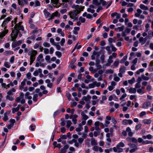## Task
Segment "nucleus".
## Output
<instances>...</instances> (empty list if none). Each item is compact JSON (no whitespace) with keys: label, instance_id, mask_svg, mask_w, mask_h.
Listing matches in <instances>:
<instances>
[{"label":"nucleus","instance_id":"obj_53","mask_svg":"<svg viewBox=\"0 0 153 153\" xmlns=\"http://www.w3.org/2000/svg\"><path fill=\"white\" fill-rule=\"evenodd\" d=\"M95 87V84H94V82L93 83L90 84L88 85V88H93Z\"/></svg>","mask_w":153,"mask_h":153},{"label":"nucleus","instance_id":"obj_54","mask_svg":"<svg viewBox=\"0 0 153 153\" xmlns=\"http://www.w3.org/2000/svg\"><path fill=\"white\" fill-rule=\"evenodd\" d=\"M64 76L63 74L61 75L59 77V78L57 80V84H58L60 82V81L63 78Z\"/></svg>","mask_w":153,"mask_h":153},{"label":"nucleus","instance_id":"obj_3","mask_svg":"<svg viewBox=\"0 0 153 153\" xmlns=\"http://www.w3.org/2000/svg\"><path fill=\"white\" fill-rule=\"evenodd\" d=\"M15 101L18 102H20L21 104H23L25 102V100L24 98V94L21 92L20 93L19 96L16 97L15 99Z\"/></svg>","mask_w":153,"mask_h":153},{"label":"nucleus","instance_id":"obj_40","mask_svg":"<svg viewBox=\"0 0 153 153\" xmlns=\"http://www.w3.org/2000/svg\"><path fill=\"white\" fill-rule=\"evenodd\" d=\"M90 140L89 139H87L85 140V144L88 147L90 146Z\"/></svg>","mask_w":153,"mask_h":153},{"label":"nucleus","instance_id":"obj_10","mask_svg":"<svg viewBox=\"0 0 153 153\" xmlns=\"http://www.w3.org/2000/svg\"><path fill=\"white\" fill-rule=\"evenodd\" d=\"M133 121L131 120H124L122 121V123L123 125H126L127 124L131 125L133 123Z\"/></svg>","mask_w":153,"mask_h":153},{"label":"nucleus","instance_id":"obj_59","mask_svg":"<svg viewBox=\"0 0 153 153\" xmlns=\"http://www.w3.org/2000/svg\"><path fill=\"white\" fill-rule=\"evenodd\" d=\"M43 57V55L42 54H40L38 56L37 58V60L38 61H39L40 59H42Z\"/></svg>","mask_w":153,"mask_h":153},{"label":"nucleus","instance_id":"obj_51","mask_svg":"<svg viewBox=\"0 0 153 153\" xmlns=\"http://www.w3.org/2000/svg\"><path fill=\"white\" fill-rule=\"evenodd\" d=\"M101 131H95L94 132V136L95 137H96L98 135H99Z\"/></svg>","mask_w":153,"mask_h":153},{"label":"nucleus","instance_id":"obj_33","mask_svg":"<svg viewBox=\"0 0 153 153\" xmlns=\"http://www.w3.org/2000/svg\"><path fill=\"white\" fill-rule=\"evenodd\" d=\"M119 64V60L117 59L114 62L113 65L114 67H117Z\"/></svg>","mask_w":153,"mask_h":153},{"label":"nucleus","instance_id":"obj_18","mask_svg":"<svg viewBox=\"0 0 153 153\" xmlns=\"http://www.w3.org/2000/svg\"><path fill=\"white\" fill-rule=\"evenodd\" d=\"M37 52L36 51L32 49L28 53V55L30 56H35L37 54Z\"/></svg>","mask_w":153,"mask_h":153},{"label":"nucleus","instance_id":"obj_44","mask_svg":"<svg viewBox=\"0 0 153 153\" xmlns=\"http://www.w3.org/2000/svg\"><path fill=\"white\" fill-rule=\"evenodd\" d=\"M127 58V56L126 55L123 57V58L121 60L120 62L121 63H124L125 61L126 60Z\"/></svg>","mask_w":153,"mask_h":153},{"label":"nucleus","instance_id":"obj_49","mask_svg":"<svg viewBox=\"0 0 153 153\" xmlns=\"http://www.w3.org/2000/svg\"><path fill=\"white\" fill-rule=\"evenodd\" d=\"M117 145L121 147H124L125 146V144L122 142H120Z\"/></svg>","mask_w":153,"mask_h":153},{"label":"nucleus","instance_id":"obj_42","mask_svg":"<svg viewBox=\"0 0 153 153\" xmlns=\"http://www.w3.org/2000/svg\"><path fill=\"white\" fill-rule=\"evenodd\" d=\"M135 81V79L134 77H132L131 79L129 80L128 81V82L130 84H132Z\"/></svg>","mask_w":153,"mask_h":153},{"label":"nucleus","instance_id":"obj_39","mask_svg":"<svg viewBox=\"0 0 153 153\" xmlns=\"http://www.w3.org/2000/svg\"><path fill=\"white\" fill-rule=\"evenodd\" d=\"M35 59V57L34 56H30V65H31L33 62L34 61Z\"/></svg>","mask_w":153,"mask_h":153},{"label":"nucleus","instance_id":"obj_35","mask_svg":"<svg viewBox=\"0 0 153 153\" xmlns=\"http://www.w3.org/2000/svg\"><path fill=\"white\" fill-rule=\"evenodd\" d=\"M22 23V22H19L18 23L16 24L14 27V29L18 30L19 28L18 27L20 26H21V25Z\"/></svg>","mask_w":153,"mask_h":153},{"label":"nucleus","instance_id":"obj_62","mask_svg":"<svg viewBox=\"0 0 153 153\" xmlns=\"http://www.w3.org/2000/svg\"><path fill=\"white\" fill-rule=\"evenodd\" d=\"M98 148H99V147L95 146L93 147V149L94 151L97 152L98 151Z\"/></svg>","mask_w":153,"mask_h":153},{"label":"nucleus","instance_id":"obj_19","mask_svg":"<svg viewBox=\"0 0 153 153\" xmlns=\"http://www.w3.org/2000/svg\"><path fill=\"white\" fill-rule=\"evenodd\" d=\"M82 116V119L84 120H86L88 118V116L83 111L81 113Z\"/></svg>","mask_w":153,"mask_h":153},{"label":"nucleus","instance_id":"obj_4","mask_svg":"<svg viewBox=\"0 0 153 153\" xmlns=\"http://www.w3.org/2000/svg\"><path fill=\"white\" fill-rule=\"evenodd\" d=\"M97 49L98 48H95V50L94 51L93 54L91 56V58L93 60H94L95 59V57L97 58L99 57L102 52L103 53L102 51H97Z\"/></svg>","mask_w":153,"mask_h":153},{"label":"nucleus","instance_id":"obj_60","mask_svg":"<svg viewBox=\"0 0 153 153\" xmlns=\"http://www.w3.org/2000/svg\"><path fill=\"white\" fill-rule=\"evenodd\" d=\"M61 120L62 121L60 123L61 125L62 126H64L65 125V121L63 118H62L61 119Z\"/></svg>","mask_w":153,"mask_h":153},{"label":"nucleus","instance_id":"obj_47","mask_svg":"<svg viewBox=\"0 0 153 153\" xmlns=\"http://www.w3.org/2000/svg\"><path fill=\"white\" fill-rule=\"evenodd\" d=\"M87 11L88 12H90L92 13H94L95 12V10L93 9H92L90 7L89 8L87 9Z\"/></svg>","mask_w":153,"mask_h":153},{"label":"nucleus","instance_id":"obj_12","mask_svg":"<svg viewBox=\"0 0 153 153\" xmlns=\"http://www.w3.org/2000/svg\"><path fill=\"white\" fill-rule=\"evenodd\" d=\"M108 63L103 66V68H105L106 66H109L113 62V60L109 58L107 60Z\"/></svg>","mask_w":153,"mask_h":153},{"label":"nucleus","instance_id":"obj_28","mask_svg":"<svg viewBox=\"0 0 153 153\" xmlns=\"http://www.w3.org/2000/svg\"><path fill=\"white\" fill-rule=\"evenodd\" d=\"M152 138V136L151 135L149 134L146 136H143L142 137V138L144 139H147L149 140L151 139Z\"/></svg>","mask_w":153,"mask_h":153},{"label":"nucleus","instance_id":"obj_64","mask_svg":"<svg viewBox=\"0 0 153 153\" xmlns=\"http://www.w3.org/2000/svg\"><path fill=\"white\" fill-rule=\"evenodd\" d=\"M28 79H30L31 78V74L30 72L27 73L26 75Z\"/></svg>","mask_w":153,"mask_h":153},{"label":"nucleus","instance_id":"obj_22","mask_svg":"<svg viewBox=\"0 0 153 153\" xmlns=\"http://www.w3.org/2000/svg\"><path fill=\"white\" fill-rule=\"evenodd\" d=\"M137 13L135 14V16L136 17H139L140 16V14L142 12V11L140 9H137Z\"/></svg>","mask_w":153,"mask_h":153},{"label":"nucleus","instance_id":"obj_55","mask_svg":"<svg viewBox=\"0 0 153 153\" xmlns=\"http://www.w3.org/2000/svg\"><path fill=\"white\" fill-rule=\"evenodd\" d=\"M138 60V59L137 58H135L132 61V63L133 64L136 65V64L137 63Z\"/></svg>","mask_w":153,"mask_h":153},{"label":"nucleus","instance_id":"obj_43","mask_svg":"<svg viewBox=\"0 0 153 153\" xmlns=\"http://www.w3.org/2000/svg\"><path fill=\"white\" fill-rule=\"evenodd\" d=\"M120 78L117 76L116 74H114V80L116 82H118L120 80Z\"/></svg>","mask_w":153,"mask_h":153},{"label":"nucleus","instance_id":"obj_34","mask_svg":"<svg viewBox=\"0 0 153 153\" xmlns=\"http://www.w3.org/2000/svg\"><path fill=\"white\" fill-rule=\"evenodd\" d=\"M73 143H74V146L76 147H78L79 146V143L77 142V141L76 139H72Z\"/></svg>","mask_w":153,"mask_h":153},{"label":"nucleus","instance_id":"obj_37","mask_svg":"<svg viewBox=\"0 0 153 153\" xmlns=\"http://www.w3.org/2000/svg\"><path fill=\"white\" fill-rule=\"evenodd\" d=\"M6 99L7 100L11 101L13 100L14 99L13 97L12 96L8 94H7V95L6 96Z\"/></svg>","mask_w":153,"mask_h":153},{"label":"nucleus","instance_id":"obj_30","mask_svg":"<svg viewBox=\"0 0 153 153\" xmlns=\"http://www.w3.org/2000/svg\"><path fill=\"white\" fill-rule=\"evenodd\" d=\"M16 91V89L14 88H13L12 89L8 91L7 92V94L10 95H12L13 93V92H15Z\"/></svg>","mask_w":153,"mask_h":153},{"label":"nucleus","instance_id":"obj_46","mask_svg":"<svg viewBox=\"0 0 153 153\" xmlns=\"http://www.w3.org/2000/svg\"><path fill=\"white\" fill-rule=\"evenodd\" d=\"M19 110V107L18 106L16 108H13L12 109V113H14L15 112L18 111Z\"/></svg>","mask_w":153,"mask_h":153},{"label":"nucleus","instance_id":"obj_36","mask_svg":"<svg viewBox=\"0 0 153 153\" xmlns=\"http://www.w3.org/2000/svg\"><path fill=\"white\" fill-rule=\"evenodd\" d=\"M142 126V124L140 123H139L135 127V129L136 131H137L139 130H140L141 128V127Z\"/></svg>","mask_w":153,"mask_h":153},{"label":"nucleus","instance_id":"obj_1","mask_svg":"<svg viewBox=\"0 0 153 153\" xmlns=\"http://www.w3.org/2000/svg\"><path fill=\"white\" fill-rule=\"evenodd\" d=\"M80 7L78 5L73 4L72 6L71 7L75 10L68 12V14L71 18L74 19V20L78 19L77 16L80 13V10H79Z\"/></svg>","mask_w":153,"mask_h":153},{"label":"nucleus","instance_id":"obj_21","mask_svg":"<svg viewBox=\"0 0 153 153\" xmlns=\"http://www.w3.org/2000/svg\"><path fill=\"white\" fill-rule=\"evenodd\" d=\"M129 92L131 94H135L136 92V89L133 87H131L128 89Z\"/></svg>","mask_w":153,"mask_h":153},{"label":"nucleus","instance_id":"obj_27","mask_svg":"<svg viewBox=\"0 0 153 153\" xmlns=\"http://www.w3.org/2000/svg\"><path fill=\"white\" fill-rule=\"evenodd\" d=\"M43 12L45 14V16L46 18L50 16L51 15L50 13L49 12H48L45 9L44 10Z\"/></svg>","mask_w":153,"mask_h":153},{"label":"nucleus","instance_id":"obj_17","mask_svg":"<svg viewBox=\"0 0 153 153\" xmlns=\"http://www.w3.org/2000/svg\"><path fill=\"white\" fill-rule=\"evenodd\" d=\"M151 106V103L150 102H147L143 103V108H144L146 109L149 107Z\"/></svg>","mask_w":153,"mask_h":153},{"label":"nucleus","instance_id":"obj_9","mask_svg":"<svg viewBox=\"0 0 153 153\" xmlns=\"http://www.w3.org/2000/svg\"><path fill=\"white\" fill-rule=\"evenodd\" d=\"M22 40H19L17 42H13L12 45V47L13 48H14L18 47L22 43Z\"/></svg>","mask_w":153,"mask_h":153},{"label":"nucleus","instance_id":"obj_13","mask_svg":"<svg viewBox=\"0 0 153 153\" xmlns=\"http://www.w3.org/2000/svg\"><path fill=\"white\" fill-rule=\"evenodd\" d=\"M91 145L92 146H97L98 144L97 141L95 138H92L91 139Z\"/></svg>","mask_w":153,"mask_h":153},{"label":"nucleus","instance_id":"obj_26","mask_svg":"<svg viewBox=\"0 0 153 153\" xmlns=\"http://www.w3.org/2000/svg\"><path fill=\"white\" fill-rule=\"evenodd\" d=\"M93 4L95 5L96 6H99L101 4V2H99L97 0H93L92 1Z\"/></svg>","mask_w":153,"mask_h":153},{"label":"nucleus","instance_id":"obj_24","mask_svg":"<svg viewBox=\"0 0 153 153\" xmlns=\"http://www.w3.org/2000/svg\"><path fill=\"white\" fill-rule=\"evenodd\" d=\"M142 122L146 124H149L151 123V120L150 119H144L142 120Z\"/></svg>","mask_w":153,"mask_h":153},{"label":"nucleus","instance_id":"obj_23","mask_svg":"<svg viewBox=\"0 0 153 153\" xmlns=\"http://www.w3.org/2000/svg\"><path fill=\"white\" fill-rule=\"evenodd\" d=\"M30 93L28 92H26L25 94V98L29 100L32 98L31 96H30Z\"/></svg>","mask_w":153,"mask_h":153},{"label":"nucleus","instance_id":"obj_61","mask_svg":"<svg viewBox=\"0 0 153 153\" xmlns=\"http://www.w3.org/2000/svg\"><path fill=\"white\" fill-rule=\"evenodd\" d=\"M113 72V70L110 69L106 70L105 73L107 74H112Z\"/></svg>","mask_w":153,"mask_h":153},{"label":"nucleus","instance_id":"obj_7","mask_svg":"<svg viewBox=\"0 0 153 153\" xmlns=\"http://www.w3.org/2000/svg\"><path fill=\"white\" fill-rule=\"evenodd\" d=\"M91 97L89 95H88L86 96H84L82 98V100H84L87 103H90V100L91 99Z\"/></svg>","mask_w":153,"mask_h":153},{"label":"nucleus","instance_id":"obj_52","mask_svg":"<svg viewBox=\"0 0 153 153\" xmlns=\"http://www.w3.org/2000/svg\"><path fill=\"white\" fill-rule=\"evenodd\" d=\"M135 87L136 89L140 88L141 87L140 83L137 82L135 85Z\"/></svg>","mask_w":153,"mask_h":153},{"label":"nucleus","instance_id":"obj_41","mask_svg":"<svg viewBox=\"0 0 153 153\" xmlns=\"http://www.w3.org/2000/svg\"><path fill=\"white\" fill-rule=\"evenodd\" d=\"M117 56V54L115 53H113L111 55L109 56V58L112 59L114 58H115Z\"/></svg>","mask_w":153,"mask_h":153},{"label":"nucleus","instance_id":"obj_50","mask_svg":"<svg viewBox=\"0 0 153 153\" xmlns=\"http://www.w3.org/2000/svg\"><path fill=\"white\" fill-rule=\"evenodd\" d=\"M66 126L67 128H69L71 125L72 123L71 120H68L67 122Z\"/></svg>","mask_w":153,"mask_h":153},{"label":"nucleus","instance_id":"obj_56","mask_svg":"<svg viewBox=\"0 0 153 153\" xmlns=\"http://www.w3.org/2000/svg\"><path fill=\"white\" fill-rule=\"evenodd\" d=\"M55 54L56 56H57L59 58H60L61 56V53L59 51H56L55 53Z\"/></svg>","mask_w":153,"mask_h":153},{"label":"nucleus","instance_id":"obj_16","mask_svg":"<svg viewBox=\"0 0 153 153\" xmlns=\"http://www.w3.org/2000/svg\"><path fill=\"white\" fill-rule=\"evenodd\" d=\"M147 39L146 37L143 38V37H141L140 38L139 41L141 44L143 45L146 43Z\"/></svg>","mask_w":153,"mask_h":153},{"label":"nucleus","instance_id":"obj_29","mask_svg":"<svg viewBox=\"0 0 153 153\" xmlns=\"http://www.w3.org/2000/svg\"><path fill=\"white\" fill-rule=\"evenodd\" d=\"M140 8L142 10H149L148 7L143 4H141L140 6Z\"/></svg>","mask_w":153,"mask_h":153},{"label":"nucleus","instance_id":"obj_38","mask_svg":"<svg viewBox=\"0 0 153 153\" xmlns=\"http://www.w3.org/2000/svg\"><path fill=\"white\" fill-rule=\"evenodd\" d=\"M141 77L142 79L144 80H148L149 79V77L145 76L144 74L142 75Z\"/></svg>","mask_w":153,"mask_h":153},{"label":"nucleus","instance_id":"obj_48","mask_svg":"<svg viewBox=\"0 0 153 153\" xmlns=\"http://www.w3.org/2000/svg\"><path fill=\"white\" fill-rule=\"evenodd\" d=\"M100 59L101 60L102 63H103L105 59V56L104 54H102L101 56Z\"/></svg>","mask_w":153,"mask_h":153},{"label":"nucleus","instance_id":"obj_57","mask_svg":"<svg viewBox=\"0 0 153 153\" xmlns=\"http://www.w3.org/2000/svg\"><path fill=\"white\" fill-rule=\"evenodd\" d=\"M137 91L138 93L140 94H143L144 93V91H143L140 88L138 89L137 90Z\"/></svg>","mask_w":153,"mask_h":153},{"label":"nucleus","instance_id":"obj_2","mask_svg":"<svg viewBox=\"0 0 153 153\" xmlns=\"http://www.w3.org/2000/svg\"><path fill=\"white\" fill-rule=\"evenodd\" d=\"M11 17V16L7 17L3 22L2 26L3 27H4V30L0 33V42H1V39L3 37L5 36L6 34L8 32V30L7 29H6L7 27L5 26V25L10 21L11 19H12Z\"/></svg>","mask_w":153,"mask_h":153},{"label":"nucleus","instance_id":"obj_58","mask_svg":"<svg viewBox=\"0 0 153 153\" xmlns=\"http://www.w3.org/2000/svg\"><path fill=\"white\" fill-rule=\"evenodd\" d=\"M84 139L82 138H79L78 139V141L79 144H82L84 140Z\"/></svg>","mask_w":153,"mask_h":153},{"label":"nucleus","instance_id":"obj_15","mask_svg":"<svg viewBox=\"0 0 153 153\" xmlns=\"http://www.w3.org/2000/svg\"><path fill=\"white\" fill-rule=\"evenodd\" d=\"M45 82L47 84V86L48 87L51 88L53 86L52 82H51V81L49 79H47L45 80Z\"/></svg>","mask_w":153,"mask_h":153},{"label":"nucleus","instance_id":"obj_5","mask_svg":"<svg viewBox=\"0 0 153 153\" xmlns=\"http://www.w3.org/2000/svg\"><path fill=\"white\" fill-rule=\"evenodd\" d=\"M16 32V30H14V29H13L12 30V33L10 35L11 36V40L12 41H15L17 37V34Z\"/></svg>","mask_w":153,"mask_h":153},{"label":"nucleus","instance_id":"obj_32","mask_svg":"<svg viewBox=\"0 0 153 153\" xmlns=\"http://www.w3.org/2000/svg\"><path fill=\"white\" fill-rule=\"evenodd\" d=\"M126 69V68L124 66H122L120 69V72L123 73L125 72Z\"/></svg>","mask_w":153,"mask_h":153},{"label":"nucleus","instance_id":"obj_45","mask_svg":"<svg viewBox=\"0 0 153 153\" xmlns=\"http://www.w3.org/2000/svg\"><path fill=\"white\" fill-rule=\"evenodd\" d=\"M38 97V95L37 94H34L33 95V101L35 102H36L37 100V97Z\"/></svg>","mask_w":153,"mask_h":153},{"label":"nucleus","instance_id":"obj_14","mask_svg":"<svg viewBox=\"0 0 153 153\" xmlns=\"http://www.w3.org/2000/svg\"><path fill=\"white\" fill-rule=\"evenodd\" d=\"M18 3L19 5H23L27 3V0H18Z\"/></svg>","mask_w":153,"mask_h":153},{"label":"nucleus","instance_id":"obj_6","mask_svg":"<svg viewBox=\"0 0 153 153\" xmlns=\"http://www.w3.org/2000/svg\"><path fill=\"white\" fill-rule=\"evenodd\" d=\"M113 151L115 152H122L123 151V149L121 148V147L117 145L116 147L113 148Z\"/></svg>","mask_w":153,"mask_h":153},{"label":"nucleus","instance_id":"obj_63","mask_svg":"<svg viewBox=\"0 0 153 153\" xmlns=\"http://www.w3.org/2000/svg\"><path fill=\"white\" fill-rule=\"evenodd\" d=\"M27 79H24L23 80V81L21 82V85L24 86L25 84V82L26 81Z\"/></svg>","mask_w":153,"mask_h":153},{"label":"nucleus","instance_id":"obj_8","mask_svg":"<svg viewBox=\"0 0 153 153\" xmlns=\"http://www.w3.org/2000/svg\"><path fill=\"white\" fill-rule=\"evenodd\" d=\"M54 51L53 48H50L49 50L48 48H44L43 52L45 54H48L49 53L50 54H52Z\"/></svg>","mask_w":153,"mask_h":153},{"label":"nucleus","instance_id":"obj_25","mask_svg":"<svg viewBox=\"0 0 153 153\" xmlns=\"http://www.w3.org/2000/svg\"><path fill=\"white\" fill-rule=\"evenodd\" d=\"M83 128L82 126L80 124H79V126L78 127L76 128V131L77 132H80L83 130Z\"/></svg>","mask_w":153,"mask_h":153},{"label":"nucleus","instance_id":"obj_11","mask_svg":"<svg viewBox=\"0 0 153 153\" xmlns=\"http://www.w3.org/2000/svg\"><path fill=\"white\" fill-rule=\"evenodd\" d=\"M127 141L129 142H132L134 143H137V142L136 139L134 137H128L126 138Z\"/></svg>","mask_w":153,"mask_h":153},{"label":"nucleus","instance_id":"obj_20","mask_svg":"<svg viewBox=\"0 0 153 153\" xmlns=\"http://www.w3.org/2000/svg\"><path fill=\"white\" fill-rule=\"evenodd\" d=\"M10 111H8L6 112H5L4 114V117L3 118V120L5 121H7L8 119V115L9 114Z\"/></svg>","mask_w":153,"mask_h":153},{"label":"nucleus","instance_id":"obj_31","mask_svg":"<svg viewBox=\"0 0 153 153\" xmlns=\"http://www.w3.org/2000/svg\"><path fill=\"white\" fill-rule=\"evenodd\" d=\"M89 70L91 72V73L93 74L96 73L97 71L96 69H94L93 67L92 66H90L89 67Z\"/></svg>","mask_w":153,"mask_h":153}]
</instances>
